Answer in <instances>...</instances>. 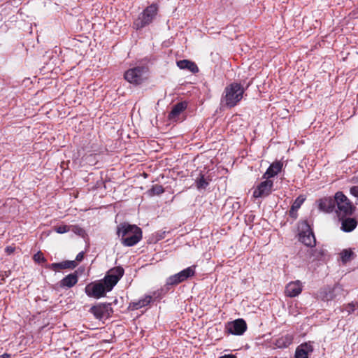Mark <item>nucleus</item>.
I'll use <instances>...</instances> for the list:
<instances>
[{"instance_id": "nucleus-37", "label": "nucleus", "mask_w": 358, "mask_h": 358, "mask_svg": "<svg viewBox=\"0 0 358 358\" xmlns=\"http://www.w3.org/2000/svg\"><path fill=\"white\" fill-rule=\"evenodd\" d=\"M15 248L11 246H8L6 248V252L8 255H10L14 252Z\"/></svg>"}, {"instance_id": "nucleus-22", "label": "nucleus", "mask_w": 358, "mask_h": 358, "mask_svg": "<svg viewBox=\"0 0 358 358\" xmlns=\"http://www.w3.org/2000/svg\"><path fill=\"white\" fill-rule=\"evenodd\" d=\"M117 282L118 281L117 278L112 277L107 273V275L103 278V284L106 287V290L108 292H110L112 290L113 287L117 283Z\"/></svg>"}, {"instance_id": "nucleus-39", "label": "nucleus", "mask_w": 358, "mask_h": 358, "mask_svg": "<svg viewBox=\"0 0 358 358\" xmlns=\"http://www.w3.org/2000/svg\"><path fill=\"white\" fill-rule=\"evenodd\" d=\"M73 229H73V231H74L75 232H76V233H77V232H80V231H83V229H82L81 228H79V227H76V226H74V227H73Z\"/></svg>"}, {"instance_id": "nucleus-40", "label": "nucleus", "mask_w": 358, "mask_h": 358, "mask_svg": "<svg viewBox=\"0 0 358 358\" xmlns=\"http://www.w3.org/2000/svg\"><path fill=\"white\" fill-rule=\"evenodd\" d=\"M1 357H2V358H7L8 357V355L7 354H3V355H1Z\"/></svg>"}, {"instance_id": "nucleus-38", "label": "nucleus", "mask_w": 358, "mask_h": 358, "mask_svg": "<svg viewBox=\"0 0 358 358\" xmlns=\"http://www.w3.org/2000/svg\"><path fill=\"white\" fill-rule=\"evenodd\" d=\"M220 358H236V357L232 355H226L222 356Z\"/></svg>"}, {"instance_id": "nucleus-7", "label": "nucleus", "mask_w": 358, "mask_h": 358, "mask_svg": "<svg viewBox=\"0 0 358 358\" xmlns=\"http://www.w3.org/2000/svg\"><path fill=\"white\" fill-rule=\"evenodd\" d=\"M344 295V290L340 285H335L333 287H324L319 292V297L326 301H331L339 296Z\"/></svg>"}, {"instance_id": "nucleus-3", "label": "nucleus", "mask_w": 358, "mask_h": 358, "mask_svg": "<svg viewBox=\"0 0 358 358\" xmlns=\"http://www.w3.org/2000/svg\"><path fill=\"white\" fill-rule=\"evenodd\" d=\"M336 201L338 217H345L353 215L356 207L342 192L336 193Z\"/></svg>"}, {"instance_id": "nucleus-28", "label": "nucleus", "mask_w": 358, "mask_h": 358, "mask_svg": "<svg viewBox=\"0 0 358 358\" xmlns=\"http://www.w3.org/2000/svg\"><path fill=\"white\" fill-rule=\"evenodd\" d=\"M304 201L305 199L302 196H299L296 199V200L294 201L291 207L298 210L303 204V203L304 202Z\"/></svg>"}, {"instance_id": "nucleus-16", "label": "nucleus", "mask_w": 358, "mask_h": 358, "mask_svg": "<svg viewBox=\"0 0 358 358\" xmlns=\"http://www.w3.org/2000/svg\"><path fill=\"white\" fill-rule=\"evenodd\" d=\"M282 166L283 164L280 161L273 162L267 169L262 178L264 179H270V178L275 176L281 171Z\"/></svg>"}, {"instance_id": "nucleus-36", "label": "nucleus", "mask_w": 358, "mask_h": 358, "mask_svg": "<svg viewBox=\"0 0 358 358\" xmlns=\"http://www.w3.org/2000/svg\"><path fill=\"white\" fill-rule=\"evenodd\" d=\"M84 258V252H79L76 257V261L77 262H81Z\"/></svg>"}, {"instance_id": "nucleus-14", "label": "nucleus", "mask_w": 358, "mask_h": 358, "mask_svg": "<svg viewBox=\"0 0 358 358\" xmlns=\"http://www.w3.org/2000/svg\"><path fill=\"white\" fill-rule=\"evenodd\" d=\"M336 204V196L334 199L331 197H324L319 201V209L325 213L332 212Z\"/></svg>"}, {"instance_id": "nucleus-10", "label": "nucleus", "mask_w": 358, "mask_h": 358, "mask_svg": "<svg viewBox=\"0 0 358 358\" xmlns=\"http://www.w3.org/2000/svg\"><path fill=\"white\" fill-rule=\"evenodd\" d=\"M247 330V324L243 319H236L225 325V331L234 335H242Z\"/></svg>"}, {"instance_id": "nucleus-18", "label": "nucleus", "mask_w": 358, "mask_h": 358, "mask_svg": "<svg viewBox=\"0 0 358 358\" xmlns=\"http://www.w3.org/2000/svg\"><path fill=\"white\" fill-rule=\"evenodd\" d=\"M293 339L292 334L282 335L275 340L274 345L278 348H287L292 343Z\"/></svg>"}, {"instance_id": "nucleus-19", "label": "nucleus", "mask_w": 358, "mask_h": 358, "mask_svg": "<svg viewBox=\"0 0 358 358\" xmlns=\"http://www.w3.org/2000/svg\"><path fill=\"white\" fill-rule=\"evenodd\" d=\"M78 282V275L77 272L71 273L64 277L59 282L60 287H72Z\"/></svg>"}, {"instance_id": "nucleus-32", "label": "nucleus", "mask_w": 358, "mask_h": 358, "mask_svg": "<svg viewBox=\"0 0 358 358\" xmlns=\"http://www.w3.org/2000/svg\"><path fill=\"white\" fill-rule=\"evenodd\" d=\"M48 268L53 271L64 269L62 262L51 264L48 266Z\"/></svg>"}, {"instance_id": "nucleus-6", "label": "nucleus", "mask_w": 358, "mask_h": 358, "mask_svg": "<svg viewBox=\"0 0 358 358\" xmlns=\"http://www.w3.org/2000/svg\"><path fill=\"white\" fill-rule=\"evenodd\" d=\"M299 241L308 247L313 248L316 244L314 234L307 221H302L299 225Z\"/></svg>"}, {"instance_id": "nucleus-35", "label": "nucleus", "mask_w": 358, "mask_h": 358, "mask_svg": "<svg viewBox=\"0 0 358 358\" xmlns=\"http://www.w3.org/2000/svg\"><path fill=\"white\" fill-rule=\"evenodd\" d=\"M289 215L293 218H296L297 217V210L291 207L289 213Z\"/></svg>"}, {"instance_id": "nucleus-25", "label": "nucleus", "mask_w": 358, "mask_h": 358, "mask_svg": "<svg viewBox=\"0 0 358 358\" xmlns=\"http://www.w3.org/2000/svg\"><path fill=\"white\" fill-rule=\"evenodd\" d=\"M209 184V180L205 178L203 174H200L199 177L196 179V185L197 189H206Z\"/></svg>"}, {"instance_id": "nucleus-29", "label": "nucleus", "mask_w": 358, "mask_h": 358, "mask_svg": "<svg viewBox=\"0 0 358 358\" xmlns=\"http://www.w3.org/2000/svg\"><path fill=\"white\" fill-rule=\"evenodd\" d=\"M54 230L58 234H64L70 231V227L68 225L55 226Z\"/></svg>"}, {"instance_id": "nucleus-1", "label": "nucleus", "mask_w": 358, "mask_h": 358, "mask_svg": "<svg viewBox=\"0 0 358 358\" xmlns=\"http://www.w3.org/2000/svg\"><path fill=\"white\" fill-rule=\"evenodd\" d=\"M117 234L120 238L121 243L127 247L136 245L143 237V232L140 227L128 223H122L118 225Z\"/></svg>"}, {"instance_id": "nucleus-31", "label": "nucleus", "mask_w": 358, "mask_h": 358, "mask_svg": "<svg viewBox=\"0 0 358 358\" xmlns=\"http://www.w3.org/2000/svg\"><path fill=\"white\" fill-rule=\"evenodd\" d=\"M34 260L36 262H44L46 261L41 252H38L34 255Z\"/></svg>"}, {"instance_id": "nucleus-21", "label": "nucleus", "mask_w": 358, "mask_h": 358, "mask_svg": "<svg viewBox=\"0 0 358 358\" xmlns=\"http://www.w3.org/2000/svg\"><path fill=\"white\" fill-rule=\"evenodd\" d=\"M106 310H107V306L103 304L94 306L90 308V312L97 319L103 318L106 315Z\"/></svg>"}, {"instance_id": "nucleus-17", "label": "nucleus", "mask_w": 358, "mask_h": 358, "mask_svg": "<svg viewBox=\"0 0 358 358\" xmlns=\"http://www.w3.org/2000/svg\"><path fill=\"white\" fill-rule=\"evenodd\" d=\"M313 351V348L310 343L301 344L296 350L295 358H308L309 354Z\"/></svg>"}, {"instance_id": "nucleus-9", "label": "nucleus", "mask_w": 358, "mask_h": 358, "mask_svg": "<svg viewBox=\"0 0 358 358\" xmlns=\"http://www.w3.org/2000/svg\"><path fill=\"white\" fill-rule=\"evenodd\" d=\"M86 294L90 297L99 299L108 292L103 282H91L85 289Z\"/></svg>"}, {"instance_id": "nucleus-41", "label": "nucleus", "mask_w": 358, "mask_h": 358, "mask_svg": "<svg viewBox=\"0 0 358 358\" xmlns=\"http://www.w3.org/2000/svg\"><path fill=\"white\" fill-rule=\"evenodd\" d=\"M357 182H358V177H357Z\"/></svg>"}, {"instance_id": "nucleus-5", "label": "nucleus", "mask_w": 358, "mask_h": 358, "mask_svg": "<svg viewBox=\"0 0 358 358\" xmlns=\"http://www.w3.org/2000/svg\"><path fill=\"white\" fill-rule=\"evenodd\" d=\"M124 79L131 84L138 85L148 78V68L136 66L128 69L124 75Z\"/></svg>"}, {"instance_id": "nucleus-20", "label": "nucleus", "mask_w": 358, "mask_h": 358, "mask_svg": "<svg viewBox=\"0 0 358 358\" xmlns=\"http://www.w3.org/2000/svg\"><path fill=\"white\" fill-rule=\"evenodd\" d=\"M177 66L180 69H187L193 73H197L199 71L197 65L194 62L187 59H183L177 62Z\"/></svg>"}, {"instance_id": "nucleus-27", "label": "nucleus", "mask_w": 358, "mask_h": 358, "mask_svg": "<svg viewBox=\"0 0 358 358\" xmlns=\"http://www.w3.org/2000/svg\"><path fill=\"white\" fill-rule=\"evenodd\" d=\"M164 192V189L161 185L156 184L150 189V192L153 195H159Z\"/></svg>"}, {"instance_id": "nucleus-30", "label": "nucleus", "mask_w": 358, "mask_h": 358, "mask_svg": "<svg viewBox=\"0 0 358 358\" xmlns=\"http://www.w3.org/2000/svg\"><path fill=\"white\" fill-rule=\"evenodd\" d=\"M63 268H74L77 266L76 261H64L62 262Z\"/></svg>"}, {"instance_id": "nucleus-23", "label": "nucleus", "mask_w": 358, "mask_h": 358, "mask_svg": "<svg viewBox=\"0 0 358 358\" xmlns=\"http://www.w3.org/2000/svg\"><path fill=\"white\" fill-rule=\"evenodd\" d=\"M124 273V268L121 266H116L110 269L108 274L112 277L117 278V281L123 276Z\"/></svg>"}, {"instance_id": "nucleus-11", "label": "nucleus", "mask_w": 358, "mask_h": 358, "mask_svg": "<svg viewBox=\"0 0 358 358\" xmlns=\"http://www.w3.org/2000/svg\"><path fill=\"white\" fill-rule=\"evenodd\" d=\"M273 186V180L266 179L264 181L260 182L255 189L253 192V196L255 198H259L268 196L272 192Z\"/></svg>"}, {"instance_id": "nucleus-13", "label": "nucleus", "mask_w": 358, "mask_h": 358, "mask_svg": "<svg viewBox=\"0 0 358 358\" xmlns=\"http://www.w3.org/2000/svg\"><path fill=\"white\" fill-rule=\"evenodd\" d=\"M302 292V285L299 280L290 282L286 285L285 293L287 296L295 297Z\"/></svg>"}, {"instance_id": "nucleus-2", "label": "nucleus", "mask_w": 358, "mask_h": 358, "mask_svg": "<svg viewBox=\"0 0 358 358\" xmlns=\"http://www.w3.org/2000/svg\"><path fill=\"white\" fill-rule=\"evenodd\" d=\"M244 87L238 83H232L227 85L221 97V105L231 108L237 106L243 98Z\"/></svg>"}, {"instance_id": "nucleus-15", "label": "nucleus", "mask_w": 358, "mask_h": 358, "mask_svg": "<svg viewBox=\"0 0 358 358\" xmlns=\"http://www.w3.org/2000/svg\"><path fill=\"white\" fill-rule=\"evenodd\" d=\"M341 221V229L345 232L352 231L357 226L358 222L355 217H338Z\"/></svg>"}, {"instance_id": "nucleus-4", "label": "nucleus", "mask_w": 358, "mask_h": 358, "mask_svg": "<svg viewBox=\"0 0 358 358\" xmlns=\"http://www.w3.org/2000/svg\"><path fill=\"white\" fill-rule=\"evenodd\" d=\"M158 12V6L152 3L143 10L134 22V28L141 29L152 22Z\"/></svg>"}, {"instance_id": "nucleus-24", "label": "nucleus", "mask_w": 358, "mask_h": 358, "mask_svg": "<svg viewBox=\"0 0 358 358\" xmlns=\"http://www.w3.org/2000/svg\"><path fill=\"white\" fill-rule=\"evenodd\" d=\"M152 301V296H145L143 299L139 300L138 302L133 303V308L134 309H138L142 307H145L150 303Z\"/></svg>"}, {"instance_id": "nucleus-26", "label": "nucleus", "mask_w": 358, "mask_h": 358, "mask_svg": "<svg viewBox=\"0 0 358 358\" xmlns=\"http://www.w3.org/2000/svg\"><path fill=\"white\" fill-rule=\"evenodd\" d=\"M353 252L351 250H343L341 253V259L343 264H346L349 262L353 256Z\"/></svg>"}, {"instance_id": "nucleus-34", "label": "nucleus", "mask_w": 358, "mask_h": 358, "mask_svg": "<svg viewBox=\"0 0 358 358\" xmlns=\"http://www.w3.org/2000/svg\"><path fill=\"white\" fill-rule=\"evenodd\" d=\"M350 192L352 195L358 198V186H353L350 188Z\"/></svg>"}, {"instance_id": "nucleus-12", "label": "nucleus", "mask_w": 358, "mask_h": 358, "mask_svg": "<svg viewBox=\"0 0 358 358\" xmlns=\"http://www.w3.org/2000/svg\"><path fill=\"white\" fill-rule=\"evenodd\" d=\"M187 106V103L185 101L179 102L174 105L169 114V119L172 122H177L180 120V115L185 111Z\"/></svg>"}, {"instance_id": "nucleus-33", "label": "nucleus", "mask_w": 358, "mask_h": 358, "mask_svg": "<svg viewBox=\"0 0 358 358\" xmlns=\"http://www.w3.org/2000/svg\"><path fill=\"white\" fill-rule=\"evenodd\" d=\"M344 309L348 312V314H351L355 310V304L353 303H348L344 307Z\"/></svg>"}, {"instance_id": "nucleus-8", "label": "nucleus", "mask_w": 358, "mask_h": 358, "mask_svg": "<svg viewBox=\"0 0 358 358\" xmlns=\"http://www.w3.org/2000/svg\"><path fill=\"white\" fill-rule=\"evenodd\" d=\"M195 274V266H189L180 272L170 276L167 280L168 285H176L182 282H184L190 277L194 276Z\"/></svg>"}]
</instances>
